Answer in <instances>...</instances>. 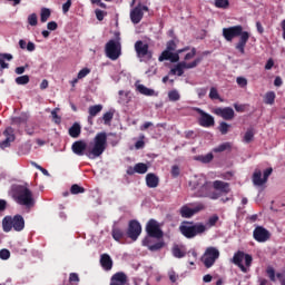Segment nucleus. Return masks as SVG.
<instances>
[{
	"label": "nucleus",
	"mask_w": 285,
	"mask_h": 285,
	"mask_svg": "<svg viewBox=\"0 0 285 285\" xmlns=\"http://www.w3.org/2000/svg\"><path fill=\"white\" fill-rule=\"evenodd\" d=\"M110 285H128V276L124 272H118L111 276Z\"/></svg>",
	"instance_id": "a211bd4d"
},
{
	"label": "nucleus",
	"mask_w": 285,
	"mask_h": 285,
	"mask_svg": "<svg viewBox=\"0 0 285 285\" xmlns=\"http://www.w3.org/2000/svg\"><path fill=\"white\" fill-rule=\"evenodd\" d=\"M217 259H219V249L216 247H207L202 258L205 268H213Z\"/></svg>",
	"instance_id": "423d86ee"
},
{
	"label": "nucleus",
	"mask_w": 285,
	"mask_h": 285,
	"mask_svg": "<svg viewBox=\"0 0 285 285\" xmlns=\"http://www.w3.org/2000/svg\"><path fill=\"white\" fill-rule=\"evenodd\" d=\"M111 236L114 237L115 242H119L121 244V240L124 237H126V232L119 227H114L111 230Z\"/></svg>",
	"instance_id": "a878e982"
},
{
	"label": "nucleus",
	"mask_w": 285,
	"mask_h": 285,
	"mask_svg": "<svg viewBox=\"0 0 285 285\" xmlns=\"http://www.w3.org/2000/svg\"><path fill=\"white\" fill-rule=\"evenodd\" d=\"M135 170L138 175H146V173H148V165L138 163L135 165Z\"/></svg>",
	"instance_id": "f704fd0d"
},
{
	"label": "nucleus",
	"mask_w": 285,
	"mask_h": 285,
	"mask_svg": "<svg viewBox=\"0 0 285 285\" xmlns=\"http://www.w3.org/2000/svg\"><path fill=\"white\" fill-rule=\"evenodd\" d=\"M12 198L20 206H26L27 208H35V196L32 190L26 185H16L11 188Z\"/></svg>",
	"instance_id": "7ed1b4c3"
},
{
	"label": "nucleus",
	"mask_w": 285,
	"mask_h": 285,
	"mask_svg": "<svg viewBox=\"0 0 285 285\" xmlns=\"http://www.w3.org/2000/svg\"><path fill=\"white\" fill-rule=\"evenodd\" d=\"M198 114L200 115L198 119L199 126L203 128H213V126H215V118L210 114H207L202 109H198Z\"/></svg>",
	"instance_id": "4468645a"
},
{
	"label": "nucleus",
	"mask_w": 285,
	"mask_h": 285,
	"mask_svg": "<svg viewBox=\"0 0 285 285\" xmlns=\"http://www.w3.org/2000/svg\"><path fill=\"white\" fill-rule=\"evenodd\" d=\"M252 179H253L254 186H264V184H266L264 178H262V170L259 169H256L254 171Z\"/></svg>",
	"instance_id": "c85d7f7f"
},
{
	"label": "nucleus",
	"mask_w": 285,
	"mask_h": 285,
	"mask_svg": "<svg viewBox=\"0 0 285 285\" xmlns=\"http://www.w3.org/2000/svg\"><path fill=\"white\" fill-rule=\"evenodd\" d=\"M148 7L141 4L139 2L131 11H130V21L136 24L141 23V19H144V12H148Z\"/></svg>",
	"instance_id": "9b49d317"
},
{
	"label": "nucleus",
	"mask_w": 285,
	"mask_h": 285,
	"mask_svg": "<svg viewBox=\"0 0 285 285\" xmlns=\"http://www.w3.org/2000/svg\"><path fill=\"white\" fill-rule=\"evenodd\" d=\"M106 57L111 61H117L121 57V41L119 39H111L105 46Z\"/></svg>",
	"instance_id": "39448f33"
},
{
	"label": "nucleus",
	"mask_w": 285,
	"mask_h": 285,
	"mask_svg": "<svg viewBox=\"0 0 285 285\" xmlns=\"http://www.w3.org/2000/svg\"><path fill=\"white\" fill-rule=\"evenodd\" d=\"M11 124L12 126H23V124H28V114H21L20 116L18 117H13L11 119Z\"/></svg>",
	"instance_id": "cd10ccee"
},
{
	"label": "nucleus",
	"mask_w": 285,
	"mask_h": 285,
	"mask_svg": "<svg viewBox=\"0 0 285 285\" xmlns=\"http://www.w3.org/2000/svg\"><path fill=\"white\" fill-rule=\"evenodd\" d=\"M70 193H71V195H81V194L86 193V188L75 184L71 186Z\"/></svg>",
	"instance_id": "79ce46f5"
},
{
	"label": "nucleus",
	"mask_w": 285,
	"mask_h": 285,
	"mask_svg": "<svg viewBox=\"0 0 285 285\" xmlns=\"http://www.w3.org/2000/svg\"><path fill=\"white\" fill-rule=\"evenodd\" d=\"M166 50H168L169 52H175L177 50V43L175 42V40H169L167 42Z\"/></svg>",
	"instance_id": "09e8293b"
},
{
	"label": "nucleus",
	"mask_w": 285,
	"mask_h": 285,
	"mask_svg": "<svg viewBox=\"0 0 285 285\" xmlns=\"http://www.w3.org/2000/svg\"><path fill=\"white\" fill-rule=\"evenodd\" d=\"M225 150H233V142H223L213 149V153H225Z\"/></svg>",
	"instance_id": "c756f323"
},
{
	"label": "nucleus",
	"mask_w": 285,
	"mask_h": 285,
	"mask_svg": "<svg viewBox=\"0 0 285 285\" xmlns=\"http://www.w3.org/2000/svg\"><path fill=\"white\" fill-rule=\"evenodd\" d=\"M181 173V169H179V167L177 165H174L171 167V177H174L175 179H177V177H179Z\"/></svg>",
	"instance_id": "864d4df0"
},
{
	"label": "nucleus",
	"mask_w": 285,
	"mask_h": 285,
	"mask_svg": "<svg viewBox=\"0 0 285 285\" xmlns=\"http://www.w3.org/2000/svg\"><path fill=\"white\" fill-rule=\"evenodd\" d=\"M88 75H90V69L88 68H83L78 72L77 78L78 79H83L85 77H88Z\"/></svg>",
	"instance_id": "603ef678"
},
{
	"label": "nucleus",
	"mask_w": 285,
	"mask_h": 285,
	"mask_svg": "<svg viewBox=\"0 0 285 285\" xmlns=\"http://www.w3.org/2000/svg\"><path fill=\"white\" fill-rule=\"evenodd\" d=\"M244 259H245V265L247 267H250V265L253 264V256L250 254H245Z\"/></svg>",
	"instance_id": "0e129e2a"
},
{
	"label": "nucleus",
	"mask_w": 285,
	"mask_h": 285,
	"mask_svg": "<svg viewBox=\"0 0 285 285\" xmlns=\"http://www.w3.org/2000/svg\"><path fill=\"white\" fill-rule=\"evenodd\" d=\"M3 135L6 136V139L0 142V148L6 150V148H10V144L17 139V136H14V128L12 127H7Z\"/></svg>",
	"instance_id": "2eb2a0df"
},
{
	"label": "nucleus",
	"mask_w": 285,
	"mask_h": 285,
	"mask_svg": "<svg viewBox=\"0 0 285 285\" xmlns=\"http://www.w3.org/2000/svg\"><path fill=\"white\" fill-rule=\"evenodd\" d=\"M146 233L148 237H154L155 239H161L164 237V232L159 227V223L155 219H149L146 225Z\"/></svg>",
	"instance_id": "1a4fd4ad"
},
{
	"label": "nucleus",
	"mask_w": 285,
	"mask_h": 285,
	"mask_svg": "<svg viewBox=\"0 0 285 285\" xmlns=\"http://www.w3.org/2000/svg\"><path fill=\"white\" fill-rule=\"evenodd\" d=\"M47 28H48V30L53 31V30H57L59 28V24H57L56 21H50V22H48Z\"/></svg>",
	"instance_id": "338daca9"
},
{
	"label": "nucleus",
	"mask_w": 285,
	"mask_h": 285,
	"mask_svg": "<svg viewBox=\"0 0 285 285\" xmlns=\"http://www.w3.org/2000/svg\"><path fill=\"white\" fill-rule=\"evenodd\" d=\"M194 190H197V197H208V181L204 178H199L198 181L194 184Z\"/></svg>",
	"instance_id": "f3484780"
},
{
	"label": "nucleus",
	"mask_w": 285,
	"mask_h": 285,
	"mask_svg": "<svg viewBox=\"0 0 285 285\" xmlns=\"http://www.w3.org/2000/svg\"><path fill=\"white\" fill-rule=\"evenodd\" d=\"M69 135L73 139H77L79 135H81V126L77 122H75L70 128H69Z\"/></svg>",
	"instance_id": "7c9ffc66"
},
{
	"label": "nucleus",
	"mask_w": 285,
	"mask_h": 285,
	"mask_svg": "<svg viewBox=\"0 0 285 285\" xmlns=\"http://www.w3.org/2000/svg\"><path fill=\"white\" fill-rule=\"evenodd\" d=\"M16 83L18 86H26L28 83H30V76L24 75V76H19L16 78Z\"/></svg>",
	"instance_id": "ea45409f"
},
{
	"label": "nucleus",
	"mask_w": 285,
	"mask_h": 285,
	"mask_svg": "<svg viewBox=\"0 0 285 285\" xmlns=\"http://www.w3.org/2000/svg\"><path fill=\"white\" fill-rule=\"evenodd\" d=\"M215 8H220L223 10H227L230 7V1L228 0H215L214 2Z\"/></svg>",
	"instance_id": "58836bf2"
},
{
	"label": "nucleus",
	"mask_w": 285,
	"mask_h": 285,
	"mask_svg": "<svg viewBox=\"0 0 285 285\" xmlns=\"http://www.w3.org/2000/svg\"><path fill=\"white\" fill-rule=\"evenodd\" d=\"M253 237L255 242H258V244H264L271 239V232H268L264 226H257L253 232Z\"/></svg>",
	"instance_id": "ddd939ff"
},
{
	"label": "nucleus",
	"mask_w": 285,
	"mask_h": 285,
	"mask_svg": "<svg viewBox=\"0 0 285 285\" xmlns=\"http://www.w3.org/2000/svg\"><path fill=\"white\" fill-rule=\"evenodd\" d=\"M208 94V88H198L197 89V95L199 99H204V96Z\"/></svg>",
	"instance_id": "bf43d9fd"
},
{
	"label": "nucleus",
	"mask_w": 285,
	"mask_h": 285,
	"mask_svg": "<svg viewBox=\"0 0 285 285\" xmlns=\"http://www.w3.org/2000/svg\"><path fill=\"white\" fill-rule=\"evenodd\" d=\"M214 112L217 117L225 119V121H233V119H235V110L232 107H219L216 108Z\"/></svg>",
	"instance_id": "dca6fc26"
},
{
	"label": "nucleus",
	"mask_w": 285,
	"mask_h": 285,
	"mask_svg": "<svg viewBox=\"0 0 285 285\" xmlns=\"http://www.w3.org/2000/svg\"><path fill=\"white\" fill-rule=\"evenodd\" d=\"M236 82L238 83V86H240V88H245V86H248V80H246V78L244 77H238L236 79Z\"/></svg>",
	"instance_id": "13d9d810"
},
{
	"label": "nucleus",
	"mask_w": 285,
	"mask_h": 285,
	"mask_svg": "<svg viewBox=\"0 0 285 285\" xmlns=\"http://www.w3.org/2000/svg\"><path fill=\"white\" fill-rule=\"evenodd\" d=\"M69 282L72 283V282H79V274L77 273H71L69 275Z\"/></svg>",
	"instance_id": "774afa93"
},
{
	"label": "nucleus",
	"mask_w": 285,
	"mask_h": 285,
	"mask_svg": "<svg viewBox=\"0 0 285 285\" xmlns=\"http://www.w3.org/2000/svg\"><path fill=\"white\" fill-rule=\"evenodd\" d=\"M218 130L222 135H228V130H230V125L226 121H222L218 126Z\"/></svg>",
	"instance_id": "37998d69"
},
{
	"label": "nucleus",
	"mask_w": 285,
	"mask_h": 285,
	"mask_svg": "<svg viewBox=\"0 0 285 285\" xmlns=\"http://www.w3.org/2000/svg\"><path fill=\"white\" fill-rule=\"evenodd\" d=\"M146 184L148 188H157L159 186V177L155 174H147Z\"/></svg>",
	"instance_id": "b1692460"
},
{
	"label": "nucleus",
	"mask_w": 285,
	"mask_h": 285,
	"mask_svg": "<svg viewBox=\"0 0 285 285\" xmlns=\"http://www.w3.org/2000/svg\"><path fill=\"white\" fill-rule=\"evenodd\" d=\"M100 266L105 271H112V258L108 254H102L100 256Z\"/></svg>",
	"instance_id": "4be33fe9"
},
{
	"label": "nucleus",
	"mask_w": 285,
	"mask_h": 285,
	"mask_svg": "<svg viewBox=\"0 0 285 285\" xmlns=\"http://www.w3.org/2000/svg\"><path fill=\"white\" fill-rule=\"evenodd\" d=\"M246 256V254L242 250H238L237 253L234 254L233 257V263L238 266V268H240V271L243 273H248V269L246 268V266H244V264L242 262H244V257Z\"/></svg>",
	"instance_id": "aec40b11"
},
{
	"label": "nucleus",
	"mask_w": 285,
	"mask_h": 285,
	"mask_svg": "<svg viewBox=\"0 0 285 285\" xmlns=\"http://www.w3.org/2000/svg\"><path fill=\"white\" fill-rule=\"evenodd\" d=\"M206 206L203 203H198L195 207L190 208L188 205H184L179 209V215L184 219H190V217H194V215H197V213H202V210H205Z\"/></svg>",
	"instance_id": "6e6552de"
},
{
	"label": "nucleus",
	"mask_w": 285,
	"mask_h": 285,
	"mask_svg": "<svg viewBox=\"0 0 285 285\" xmlns=\"http://www.w3.org/2000/svg\"><path fill=\"white\" fill-rule=\"evenodd\" d=\"M108 146V135L106 132H98L94 138L92 148H88V144L85 140H77L71 145V150L73 155L78 157H88V159H97V157H101L106 151V147Z\"/></svg>",
	"instance_id": "f257e3e1"
},
{
	"label": "nucleus",
	"mask_w": 285,
	"mask_h": 285,
	"mask_svg": "<svg viewBox=\"0 0 285 285\" xmlns=\"http://www.w3.org/2000/svg\"><path fill=\"white\" fill-rule=\"evenodd\" d=\"M195 55H197V49L195 47H193L190 52L185 55V57H184L185 61H190V59L195 58Z\"/></svg>",
	"instance_id": "8fccbe9b"
},
{
	"label": "nucleus",
	"mask_w": 285,
	"mask_h": 285,
	"mask_svg": "<svg viewBox=\"0 0 285 285\" xmlns=\"http://www.w3.org/2000/svg\"><path fill=\"white\" fill-rule=\"evenodd\" d=\"M142 246H147V248L149 250H151L153 253L157 252V250H161V247L164 246V242H158V243H155L154 245H150V238L149 237H146L144 240H142Z\"/></svg>",
	"instance_id": "5701e85b"
},
{
	"label": "nucleus",
	"mask_w": 285,
	"mask_h": 285,
	"mask_svg": "<svg viewBox=\"0 0 285 285\" xmlns=\"http://www.w3.org/2000/svg\"><path fill=\"white\" fill-rule=\"evenodd\" d=\"M168 99L169 101H179L181 99V95H179L177 89H173L168 92Z\"/></svg>",
	"instance_id": "a19ab883"
},
{
	"label": "nucleus",
	"mask_w": 285,
	"mask_h": 285,
	"mask_svg": "<svg viewBox=\"0 0 285 285\" xmlns=\"http://www.w3.org/2000/svg\"><path fill=\"white\" fill-rule=\"evenodd\" d=\"M217 222H219V216L214 215V216L209 217L208 225L209 226H215L217 224Z\"/></svg>",
	"instance_id": "e2e57ef3"
},
{
	"label": "nucleus",
	"mask_w": 285,
	"mask_h": 285,
	"mask_svg": "<svg viewBox=\"0 0 285 285\" xmlns=\"http://www.w3.org/2000/svg\"><path fill=\"white\" fill-rule=\"evenodd\" d=\"M12 228H13V218H12V216H6L2 219V230L4 233H10V230H12Z\"/></svg>",
	"instance_id": "bb28decb"
},
{
	"label": "nucleus",
	"mask_w": 285,
	"mask_h": 285,
	"mask_svg": "<svg viewBox=\"0 0 285 285\" xmlns=\"http://www.w3.org/2000/svg\"><path fill=\"white\" fill-rule=\"evenodd\" d=\"M173 51H168V49L164 50L161 55L159 56V61H170V55Z\"/></svg>",
	"instance_id": "a18cd8bd"
},
{
	"label": "nucleus",
	"mask_w": 285,
	"mask_h": 285,
	"mask_svg": "<svg viewBox=\"0 0 285 285\" xmlns=\"http://www.w3.org/2000/svg\"><path fill=\"white\" fill-rule=\"evenodd\" d=\"M115 117V111H107L102 116V121L106 126L112 121V118Z\"/></svg>",
	"instance_id": "c03bdc74"
},
{
	"label": "nucleus",
	"mask_w": 285,
	"mask_h": 285,
	"mask_svg": "<svg viewBox=\"0 0 285 285\" xmlns=\"http://www.w3.org/2000/svg\"><path fill=\"white\" fill-rule=\"evenodd\" d=\"M179 55H181L179 50H177L176 52H171L169 61H171V63H177V61H179Z\"/></svg>",
	"instance_id": "5fc2aeb1"
},
{
	"label": "nucleus",
	"mask_w": 285,
	"mask_h": 285,
	"mask_svg": "<svg viewBox=\"0 0 285 285\" xmlns=\"http://www.w3.org/2000/svg\"><path fill=\"white\" fill-rule=\"evenodd\" d=\"M13 57L11 53H0V70H6L10 68V65L6 61H12Z\"/></svg>",
	"instance_id": "393cba45"
},
{
	"label": "nucleus",
	"mask_w": 285,
	"mask_h": 285,
	"mask_svg": "<svg viewBox=\"0 0 285 285\" xmlns=\"http://www.w3.org/2000/svg\"><path fill=\"white\" fill-rule=\"evenodd\" d=\"M275 91H268L265 94V104L267 106H273V104H275Z\"/></svg>",
	"instance_id": "e433bc0d"
},
{
	"label": "nucleus",
	"mask_w": 285,
	"mask_h": 285,
	"mask_svg": "<svg viewBox=\"0 0 285 285\" xmlns=\"http://www.w3.org/2000/svg\"><path fill=\"white\" fill-rule=\"evenodd\" d=\"M13 230L17 233H21L23 228H26V220L23 219V216L21 215H16L13 216Z\"/></svg>",
	"instance_id": "412c9836"
},
{
	"label": "nucleus",
	"mask_w": 285,
	"mask_h": 285,
	"mask_svg": "<svg viewBox=\"0 0 285 285\" xmlns=\"http://www.w3.org/2000/svg\"><path fill=\"white\" fill-rule=\"evenodd\" d=\"M168 276H169V279H170V282H171L173 284H175V282H177V279H178V277H179V276H177V274L175 273V271H170V272L168 273Z\"/></svg>",
	"instance_id": "69168bd1"
},
{
	"label": "nucleus",
	"mask_w": 285,
	"mask_h": 285,
	"mask_svg": "<svg viewBox=\"0 0 285 285\" xmlns=\"http://www.w3.org/2000/svg\"><path fill=\"white\" fill-rule=\"evenodd\" d=\"M214 190H218L223 195H228L230 193V184L224 180H215L213 183Z\"/></svg>",
	"instance_id": "6ab92c4d"
},
{
	"label": "nucleus",
	"mask_w": 285,
	"mask_h": 285,
	"mask_svg": "<svg viewBox=\"0 0 285 285\" xmlns=\"http://www.w3.org/2000/svg\"><path fill=\"white\" fill-rule=\"evenodd\" d=\"M126 235L132 242H137V239H139V235H141V224L139 220L132 219L129 222Z\"/></svg>",
	"instance_id": "9d476101"
},
{
	"label": "nucleus",
	"mask_w": 285,
	"mask_h": 285,
	"mask_svg": "<svg viewBox=\"0 0 285 285\" xmlns=\"http://www.w3.org/2000/svg\"><path fill=\"white\" fill-rule=\"evenodd\" d=\"M209 99H212L213 101L220 99L219 97V91H217V88L212 87L209 90Z\"/></svg>",
	"instance_id": "49530a36"
},
{
	"label": "nucleus",
	"mask_w": 285,
	"mask_h": 285,
	"mask_svg": "<svg viewBox=\"0 0 285 285\" xmlns=\"http://www.w3.org/2000/svg\"><path fill=\"white\" fill-rule=\"evenodd\" d=\"M95 12H96V18L98 19V21H104V17H106V12H104L100 9H97Z\"/></svg>",
	"instance_id": "680f3d73"
},
{
	"label": "nucleus",
	"mask_w": 285,
	"mask_h": 285,
	"mask_svg": "<svg viewBox=\"0 0 285 285\" xmlns=\"http://www.w3.org/2000/svg\"><path fill=\"white\" fill-rule=\"evenodd\" d=\"M223 37L228 42H232L233 39L239 37L238 42L235 45V49L240 52V55H246V43H248V39H250V33L248 31H244V27L242 24L223 28Z\"/></svg>",
	"instance_id": "f03ea898"
},
{
	"label": "nucleus",
	"mask_w": 285,
	"mask_h": 285,
	"mask_svg": "<svg viewBox=\"0 0 285 285\" xmlns=\"http://www.w3.org/2000/svg\"><path fill=\"white\" fill-rule=\"evenodd\" d=\"M28 23H29V26H37V23H39L37 13H31L28 16Z\"/></svg>",
	"instance_id": "de8ad7c7"
},
{
	"label": "nucleus",
	"mask_w": 285,
	"mask_h": 285,
	"mask_svg": "<svg viewBox=\"0 0 285 285\" xmlns=\"http://www.w3.org/2000/svg\"><path fill=\"white\" fill-rule=\"evenodd\" d=\"M215 156H213L212 153L205 155V156H200V161L203 164H210V161L214 159Z\"/></svg>",
	"instance_id": "3c124183"
},
{
	"label": "nucleus",
	"mask_w": 285,
	"mask_h": 285,
	"mask_svg": "<svg viewBox=\"0 0 285 285\" xmlns=\"http://www.w3.org/2000/svg\"><path fill=\"white\" fill-rule=\"evenodd\" d=\"M135 50L138 59H153V51H150L148 43H144V41L138 40L135 42Z\"/></svg>",
	"instance_id": "f8f14e48"
},
{
	"label": "nucleus",
	"mask_w": 285,
	"mask_h": 285,
	"mask_svg": "<svg viewBox=\"0 0 285 285\" xmlns=\"http://www.w3.org/2000/svg\"><path fill=\"white\" fill-rule=\"evenodd\" d=\"M179 230L186 239H194L197 235H204V233H206V225L202 223L184 222L179 226Z\"/></svg>",
	"instance_id": "20e7f679"
},
{
	"label": "nucleus",
	"mask_w": 285,
	"mask_h": 285,
	"mask_svg": "<svg viewBox=\"0 0 285 285\" xmlns=\"http://www.w3.org/2000/svg\"><path fill=\"white\" fill-rule=\"evenodd\" d=\"M0 259H10V250L9 249H1L0 250Z\"/></svg>",
	"instance_id": "4d7b16f0"
},
{
	"label": "nucleus",
	"mask_w": 285,
	"mask_h": 285,
	"mask_svg": "<svg viewBox=\"0 0 285 285\" xmlns=\"http://www.w3.org/2000/svg\"><path fill=\"white\" fill-rule=\"evenodd\" d=\"M253 139H255V131L253 130V128L247 129V131L245 132V136L243 138V141L245 144H250V141H253Z\"/></svg>",
	"instance_id": "4c0bfd02"
},
{
	"label": "nucleus",
	"mask_w": 285,
	"mask_h": 285,
	"mask_svg": "<svg viewBox=\"0 0 285 285\" xmlns=\"http://www.w3.org/2000/svg\"><path fill=\"white\" fill-rule=\"evenodd\" d=\"M72 6V0H67V3L62 4V12L66 14V12L70 11V7Z\"/></svg>",
	"instance_id": "052dcab7"
},
{
	"label": "nucleus",
	"mask_w": 285,
	"mask_h": 285,
	"mask_svg": "<svg viewBox=\"0 0 285 285\" xmlns=\"http://www.w3.org/2000/svg\"><path fill=\"white\" fill-rule=\"evenodd\" d=\"M104 110V105H94L88 108L90 118L97 117Z\"/></svg>",
	"instance_id": "473e14b6"
},
{
	"label": "nucleus",
	"mask_w": 285,
	"mask_h": 285,
	"mask_svg": "<svg viewBox=\"0 0 285 285\" xmlns=\"http://www.w3.org/2000/svg\"><path fill=\"white\" fill-rule=\"evenodd\" d=\"M51 11L48 8H42L40 11V21L41 23H46L48 19H50Z\"/></svg>",
	"instance_id": "c9c22d12"
},
{
	"label": "nucleus",
	"mask_w": 285,
	"mask_h": 285,
	"mask_svg": "<svg viewBox=\"0 0 285 285\" xmlns=\"http://www.w3.org/2000/svg\"><path fill=\"white\" fill-rule=\"evenodd\" d=\"M204 58L198 57L191 62H179L175 68L170 70V75H177V77H181L184 75V70H190L193 68H197V65L203 61Z\"/></svg>",
	"instance_id": "0eeeda50"
},
{
	"label": "nucleus",
	"mask_w": 285,
	"mask_h": 285,
	"mask_svg": "<svg viewBox=\"0 0 285 285\" xmlns=\"http://www.w3.org/2000/svg\"><path fill=\"white\" fill-rule=\"evenodd\" d=\"M271 175H273V168L272 167L264 170L263 179H264L265 184H266V181H268V178L271 177Z\"/></svg>",
	"instance_id": "6e6d98bb"
},
{
	"label": "nucleus",
	"mask_w": 285,
	"mask_h": 285,
	"mask_svg": "<svg viewBox=\"0 0 285 285\" xmlns=\"http://www.w3.org/2000/svg\"><path fill=\"white\" fill-rule=\"evenodd\" d=\"M171 253L174 257H176L177 259H181V257H186V252L181 250L179 245H175L171 249Z\"/></svg>",
	"instance_id": "72a5a7b5"
},
{
	"label": "nucleus",
	"mask_w": 285,
	"mask_h": 285,
	"mask_svg": "<svg viewBox=\"0 0 285 285\" xmlns=\"http://www.w3.org/2000/svg\"><path fill=\"white\" fill-rule=\"evenodd\" d=\"M138 92H140V95H145V97H154L155 96V91L144 85H138L137 87Z\"/></svg>",
	"instance_id": "2f4dec72"
}]
</instances>
